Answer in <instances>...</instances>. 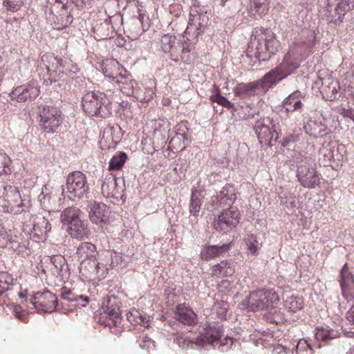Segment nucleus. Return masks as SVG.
Here are the masks:
<instances>
[{"label":"nucleus","instance_id":"1","mask_svg":"<svg viewBox=\"0 0 354 354\" xmlns=\"http://www.w3.org/2000/svg\"><path fill=\"white\" fill-rule=\"evenodd\" d=\"M208 21L206 8L194 1L190 6L189 18L183 32V40H177L175 36L165 34L160 38L162 50L169 53L171 59L176 62L189 64L192 61L190 48L185 39L190 44L196 43L199 36L205 32Z\"/></svg>","mask_w":354,"mask_h":354},{"label":"nucleus","instance_id":"2","mask_svg":"<svg viewBox=\"0 0 354 354\" xmlns=\"http://www.w3.org/2000/svg\"><path fill=\"white\" fill-rule=\"evenodd\" d=\"M280 43L274 33L268 28H255L246 53L259 62L269 60L279 50Z\"/></svg>","mask_w":354,"mask_h":354},{"label":"nucleus","instance_id":"3","mask_svg":"<svg viewBox=\"0 0 354 354\" xmlns=\"http://www.w3.org/2000/svg\"><path fill=\"white\" fill-rule=\"evenodd\" d=\"M0 207L15 215L29 211L30 201L22 199L17 187L0 182Z\"/></svg>","mask_w":354,"mask_h":354},{"label":"nucleus","instance_id":"4","mask_svg":"<svg viewBox=\"0 0 354 354\" xmlns=\"http://www.w3.org/2000/svg\"><path fill=\"white\" fill-rule=\"evenodd\" d=\"M84 111L91 117L106 118L111 114V103L108 95L100 91L86 93L82 97Z\"/></svg>","mask_w":354,"mask_h":354},{"label":"nucleus","instance_id":"5","mask_svg":"<svg viewBox=\"0 0 354 354\" xmlns=\"http://www.w3.org/2000/svg\"><path fill=\"white\" fill-rule=\"evenodd\" d=\"M60 220L71 237L83 239L89 235L90 230L82 220V212L78 208L72 207L64 209L61 213Z\"/></svg>","mask_w":354,"mask_h":354},{"label":"nucleus","instance_id":"6","mask_svg":"<svg viewBox=\"0 0 354 354\" xmlns=\"http://www.w3.org/2000/svg\"><path fill=\"white\" fill-rule=\"evenodd\" d=\"M120 307L121 303L116 297L111 295L103 298L100 315L106 318L105 325L115 334L123 330Z\"/></svg>","mask_w":354,"mask_h":354},{"label":"nucleus","instance_id":"7","mask_svg":"<svg viewBox=\"0 0 354 354\" xmlns=\"http://www.w3.org/2000/svg\"><path fill=\"white\" fill-rule=\"evenodd\" d=\"M89 190L86 176L80 171L68 174L66 185L62 189V195L75 201L84 198Z\"/></svg>","mask_w":354,"mask_h":354},{"label":"nucleus","instance_id":"8","mask_svg":"<svg viewBox=\"0 0 354 354\" xmlns=\"http://www.w3.org/2000/svg\"><path fill=\"white\" fill-rule=\"evenodd\" d=\"M41 61L44 63H48L46 69L50 75L52 71L73 78V75L80 71L77 64L69 57L55 56L53 53H46L42 56Z\"/></svg>","mask_w":354,"mask_h":354},{"label":"nucleus","instance_id":"9","mask_svg":"<svg viewBox=\"0 0 354 354\" xmlns=\"http://www.w3.org/2000/svg\"><path fill=\"white\" fill-rule=\"evenodd\" d=\"M279 301L275 292L259 290L253 292L242 303L250 311L274 308Z\"/></svg>","mask_w":354,"mask_h":354},{"label":"nucleus","instance_id":"10","mask_svg":"<svg viewBox=\"0 0 354 354\" xmlns=\"http://www.w3.org/2000/svg\"><path fill=\"white\" fill-rule=\"evenodd\" d=\"M37 121L45 133H53L62 123V111L55 106L41 104L37 110Z\"/></svg>","mask_w":354,"mask_h":354},{"label":"nucleus","instance_id":"11","mask_svg":"<svg viewBox=\"0 0 354 354\" xmlns=\"http://www.w3.org/2000/svg\"><path fill=\"white\" fill-rule=\"evenodd\" d=\"M299 66V64L295 62L289 55H285L279 65L263 75L264 80L266 82V86L270 88L276 86L279 82L294 73Z\"/></svg>","mask_w":354,"mask_h":354},{"label":"nucleus","instance_id":"12","mask_svg":"<svg viewBox=\"0 0 354 354\" xmlns=\"http://www.w3.org/2000/svg\"><path fill=\"white\" fill-rule=\"evenodd\" d=\"M253 130L261 145L272 146L279 138L275 122L270 117L257 120L253 126Z\"/></svg>","mask_w":354,"mask_h":354},{"label":"nucleus","instance_id":"13","mask_svg":"<svg viewBox=\"0 0 354 354\" xmlns=\"http://www.w3.org/2000/svg\"><path fill=\"white\" fill-rule=\"evenodd\" d=\"M101 189L105 198H112L117 202L125 201V184L123 178L109 174L104 178Z\"/></svg>","mask_w":354,"mask_h":354},{"label":"nucleus","instance_id":"14","mask_svg":"<svg viewBox=\"0 0 354 354\" xmlns=\"http://www.w3.org/2000/svg\"><path fill=\"white\" fill-rule=\"evenodd\" d=\"M297 177L301 185L308 189H313L320 183V176L315 165L308 160L298 165Z\"/></svg>","mask_w":354,"mask_h":354},{"label":"nucleus","instance_id":"15","mask_svg":"<svg viewBox=\"0 0 354 354\" xmlns=\"http://www.w3.org/2000/svg\"><path fill=\"white\" fill-rule=\"evenodd\" d=\"M29 300L34 308L41 313H53L57 305V299L55 295L50 291L38 292L32 295Z\"/></svg>","mask_w":354,"mask_h":354},{"label":"nucleus","instance_id":"16","mask_svg":"<svg viewBox=\"0 0 354 354\" xmlns=\"http://www.w3.org/2000/svg\"><path fill=\"white\" fill-rule=\"evenodd\" d=\"M239 212L235 207H230L219 215L214 222L216 231L227 233L234 229L239 223Z\"/></svg>","mask_w":354,"mask_h":354},{"label":"nucleus","instance_id":"17","mask_svg":"<svg viewBox=\"0 0 354 354\" xmlns=\"http://www.w3.org/2000/svg\"><path fill=\"white\" fill-rule=\"evenodd\" d=\"M264 77L261 79L251 82L249 83H241L233 88V93L235 96L241 99L249 98L258 94L259 91H268L270 87H267Z\"/></svg>","mask_w":354,"mask_h":354},{"label":"nucleus","instance_id":"18","mask_svg":"<svg viewBox=\"0 0 354 354\" xmlns=\"http://www.w3.org/2000/svg\"><path fill=\"white\" fill-rule=\"evenodd\" d=\"M39 86L36 82H30L15 88L10 93L11 100L17 102L32 100L39 95Z\"/></svg>","mask_w":354,"mask_h":354},{"label":"nucleus","instance_id":"19","mask_svg":"<svg viewBox=\"0 0 354 354\" xmlns=\"http://www.w3.org/2000/svg\"><path fill=\"white\" fill-rule=\"evenodd\" d=\"M315 84L320 86V92L326 100L333 101L339 95V84L337 80L331 76L325 78L321 77V73L319 72Z\"/></svg>","mask_w":354,"mask_h":354},{"label":"nucleus","instance_id":"20","mask_svg":"<svg viewBox=\"0 0 354 354\" xmlns=\"http://www.w3.org/2000/svg\"><path fill=\"white\" fill-rule=\"evenodd\" d=\"M339 282L343 297L348 301H354V277L345 263L340 270Z\"/></svg>","mask_w":354,"mask_h":354},{"label":"nucleus","instance_id":"21","mask_svg":"<svg viewBox=\"0 0 354 354\" xmlns=\"http://www.w3.org/2000/svg\"><path fill=\"white\" fill-rule=\"evenodd\" d=\"M110 213L109 207L103 203L94 202L89 207L88 216L91 221L100 226L108 222Z\"/></svg>","mask_w":354,"mask_h":354},{"label":"nucleus","instance_id":"22","mask_svg":"<svg viewBox=\"0 0 354 354\" xmlns=\"http://www.w3.org/2000/svg\"><path fill=\"white\" fill-rule=\"evenodd\" d=\"M222 333L221 327L218 325L208 326L200 333L196 344L201 346L209 344L214 346V344H218Z\"/></svg>","mask_w":354,"mask_h":354},{"label":"nucleus","instance_id":"23","mask_svg":"<svg viewBox=\"0 0 354 354\" xmlns=\"http://www.w3.org/2000/svg\"><path fill=\"white\" fill-rule=\"evenodd\" d=\"M101 69L106 77L115 82L127 70L115 59H106L102 61Z\"/></svg>","mask_w":354,"mask_h":354},{"label":"nucleus","instance_id":"24","mask_svg":"<svg viewBox=\"0 0 354 354\" xmlns=\"http://www.w3.org/2000/svg\"><path fill=\"white\" fill-rule=\"evenodd\" d=\"M113 28L111 26V17L97 21L93 27V32L96 40H103L113 37Z\"/></svg>","mask_w":354,"mask_h":354},{"label":"nucleus","instance_id":"25","mask_svg":"<svg viewBox=\"0 0 354 354\" xmlns=\"http://www.w3.org/2000/svg\"><path fill=\"white\" fill-rule=\"evenodd\" d=\"M174 314L176 320L185 325H192L196 323L197 320L196 314L185 304L177 305Z\"/></svg>","mask_w":354,"mask_h":354},{"label":"nucleus","instance_id":"26","mask_svg":"<svg viewBox=\"0 0 354 354\" xmlns=\"http://www.w3.org/2000/svg\"><path fill=\"white\" fill-rule=\"evenodd\" d=\"M50 230L51 225L45 216H38L35 218L32 233L38 237V241L46 240Z\"/></svg>","mask_w":354,"mask_h":354},{"label":"nucleus","instance_id":"27","mask_svg":"<svg viewBox=\"0 0 354 354\" xmlns=\"http://www.w3.org/2000/svg\"><path fill=\"white\" fill-rule=\"evenodd\" d=\"M22 257L28 255V242L23 240L21 234L10 230L8 247Z\"/></svg>","mask_w":354,"mask_h":354},{"label":"nucleus","instance_id":"28","mask_svg":"<svg viewBox=\"0 0 354 354\" xmlns=\"http://www.w3.org/2000/svg\"><path fill=\"white\" fill-rule=\"evenodd\" d=\"M304 97L301 92L298 90L290 93L283 101L286 111L287 113H292L300 110L303 107L301 100Z\"/></svg>","mask_w":354,"mask_h":354},{"label":"nucleus","instance_id":"29","mask_svg":"<svg viewBox=\"0 0 354 354\" xmlns=\"http://www.w3.org/2000/svg\"><path fill=\"white\" fill-rule=\"evenodd\" d=\"M127 319L132 325H140L145 328L149 326V315L136 308H132L127 313Z\"/></svg>","mask_w":354,"mask_h":354},{"label":"nucleus","instance_id":"30","mask_svg":"<svg viewBox=\"0 0 354 354\" xmlns=\"http://www.w3.org/2000/svg\"><path fill=\"white\" fill-rule=\"evenodd\" d=\"M351 10L350 0H340L335 8V15L327 17L330 23L339 24L343 21L344 15Z\"/></svg>","mask_w":354,"mask_h":354},{"label":"nucleus","instance_id":"31","mask_svg":"<svg viewBox=\"0 0 354 354\" xmlns=\"http://www.w3.org/2000/svg\"><path fill=\"white\" fill-rule=\"evenodd\" d=\"M118 86L120 90L125 95L130 96L133 93V89L136 87L137 82L133 80L130 73H123L114 82Z\"/></svg>","mask_w":354,"mask_h":354},{"label":"nucleus","instance_id":"32","mask_svg":"<svg viewBox=\"0 0 354 354\" xmlns=\"http://www.w3.org/2000/svg\"><path fill=\"white\" fill-rule=\"evenodd\" d=\"M15 288H17V285L14 283L12 277L6 272H0V296L6 293L5 297L10 299V296L15 295L8 292L12 291Z\"/></svg>","mask_w":354,"mask_h":354},{"label":"nucleus","instance_id":"33","mask_svg":"<svg viewBox=\"0 0 354 354\" xmlns=\"http://www.w3.org/2000/svg\"><path fill=\"white\" fill-rule=\"evenodd\" d=\"M230 246V243H225L221 245H207L201 251V258L204 260L216 258L223 253L227 252Z\"/></svg>","mask_w":354,"mask_h":354},{"label":"nucleus","instance_id":"34","mask_svg":"<svg viewBox=\"0 0 354 354\" xmlns=\"http://www.w3.org/2000/svg\"><path fill=\"white\" fill-rule=\"evenodd\" d=\"M155 95L153 87H146L142 84H136L133 93L130 95L133 96L139 102H147L151 100Z\"/></svg>","mask_w":354,"mask_h":354},{"label":"nucleus","instance_id":"35","mask_svg":"<svg viewBox=\"0 0 354 354\" xmlns=\"http://www.w3.org/2000/svg\"><path fill=\"white\" fill-rule=\"evenodd\" d=\"M97 254L96 247L90 242H83L77 248L79 261L83 262L86 259L95 258Z\"/></svg>","mask_w":354,"mask_h":354},{"label":"nucleus","instance_id":"36","mask_svg":"<svg viewBox=\"0 0 354 354\" xmlns=\"http://www.w3.org/2000/svg\"><path fill=\"white\" fill-rule=\"evenodd\" d=\"M218 196L219 205L231 206L236 199V189L233 185H226L220 191Z\"/></svg>","mask_w":354,"mask_h":354},{"label":"nucleus","instance_id":"37","mask_svg":"<svg viewBox=\"0 0 354 354\" xmlns=\"http://www.w3.org/2000/svg\"><path fill=\"white\" fill-rule=\"evenodd\" d=\"M234 270V262L222 261L213 266L212 274L216 277H224L232 275Z\"/></svg>","mask_w":354,"mask_h":354},{"label":"nucleus","instance_id":"38","mask_svg":"<svg viewBox=\"0 0 354 354\" xmlns=\"http://www.w3.org/2000/svg\"><path fill=\"white\" fill-rule=\"evenodd\" d=\"M270 0H250V9L252 15L262 16L268 12Z\"/></svg>","mask_w":354,"mask_h":354},{"label":"nucleus","instance_id":"39","mask_svg":"<svg viewBox=\"0 0 354 354\" xmlns=\"http://www.w3.org/2000/svg\"><path fill=\"white\" fill-rule=\"evenodd\" d=\"M119 7L126 9L127 8L136 9L138 14V19L140 23L145 17V10L142 9V6L138 0H116Z\"/></svg>","mask_w":354,"mask_h":354},{"label":"nucleus","instance_id":"40","mask_svg":"<svg viewBox=\"0 0 354 354\" xmlns=\"http://www.w3.org/2000/svg\"><path fill=\"white\" fill-rule=\"evenodd\" d=\"M210 100L213 102L217 103L228 110L234 109V104L229 101L225 97L221 95V91L218 88H215L214 91L210 96Z\"/></svg>","mask_w":354,"mask_h":354},{"label":"nucleus","instance_id":"41","mask_svg":"<svg viewBox=\"0 0 354 354\" xmlns=\"http://www.w3.org/2000/svg\"><path fill=\"white\" fill-rule=\"evenodd\" d=\"M201 206V193L198 190H192L189 203V212L192 215L197 216Z\"/></svg>","mask_w":354,"mask_h":354},{"label":"nucleus","instance_id":"42","mask_svg":"<svg viewBox=\"0 0 354 354\" xmlns=\"http://www.w3.org/2000/svg\"><path fill=\"white\" fill-rule=\"evenodd\" d=\"M234 112H237V117L240 120H250L257 114V111L252 109L250 105L241 106L240 109H234Z\"/></svg>","mask_w":354,"mask_h":354},{"label":"nucleus","instance_id":"43","mask_svg":"<svg viewBox=\"0 0 354 354\" xmlns=\"http://www.w3.org/2000/svg\"><path fill=\"white\" fill-rule=\"evenodd\" d=\"M127 156L124 152H118L113 156L110 160L109 169V170H118L120 169L124 164Z\"/></svg>","mask_w":354,"mask_h":354},{"label":"nucleus","instance_id":"44","mask_svg":"<svg viewBox=\"0 0 354 354\" xmlns=\"http://www.w3.org/2000/svg\"><path fill=\"white\" fill-rule=\"evenodd\" d=\"M11 162L10 157L0 151V176L7 175L12 172Z\"/></svg>","mask_w":354,"mask_h":354},{"label":"nucleus","instance_id":"45","mask_svg":"<svg viewBox=\"0 0 354 354\" xmlns=\"http://www.w3.org/2000/svg\"><path fill=\"white\" fill-rule=\"evenodd\" d=\"M227 310L228 304L223 301L214 303L212 308V314H215L221 319L226 317Z\"/></svg>","mask_w":354,"mask_h":354},{"label":"nucleus","instance_id":"46","mask_svg":"<svg viewBox=\"0 0 354 354\" xmlns=\"http://www.w3.org/2000/svg\"><path fill=\"white\" fill-rule=\"evenodd\" d=\"M50 261L60 274H64V271L68 270V264L63 256L54 255L51 257Z\"/></svg>","mask_w":354,"mask_h":354},{"label":"nucleus","instance_id":"47","mask_svg":"<svg viewBox=\"0 0 354 354\" xmlns=\"http://www.w3.org/2000/svg\"><path fill=\"white\" fill-rule=\"evenodd\" d=\"M297 354H313L310 343L306 339H301L295 346Z\"/></svg>","mask_w":354,"mask_h":354},{"label":"nucleus","instance_id":"48","mask_svg":"<svg viewBox=\"0 0 354 354\" xmlns=\"http://www.w3.org/2000/svg\"><path fill=\"white\" fill-rule=\"evenodd\" d=\"M285 306L291 312H297L302 308V302L295 297H288L285 301Z\"/></svg>","mask_w":354,"mask_h":354},{"label":"nucleus","instance_id":"49","mask_svg":"<svg viewBox=\"0 0 354 354\" xmlns=\"http://www.w3.org/2000/svg\"><path fill=\"white\" fill-rule=\"evenodd\" d=\"M2 5L6 11L16 12L21 9L23 2L17 0H3Z\"/></svg>","mask_w":354,"mask_h":354},{"label":"nucleus","instance_id":"50","mask_svg":"<svg viewBox=\"0 0 354 354\" xmlns=\"http://www.w3.org/2000/svg\"><path fill=\"white\" fill-rule=\"evenodd\" d=\"M315 335L317 340L326 341L328 339H333L335 334L333 330L320 328H317Z\"/></svg>","mask_w":354,"mask_h":354},{"label":"nucleus","instance_id":"51","mask_svg":"<svg viewBox=\"0 0 354 354\" xmlns=\"http://www.w3.org/2000/svg\"><path fill=\"white\" fill-rule=\"evenodd\" d=\"M10 240V231L7 232L6 230L0 227V247L8 248Z\"/></svg>","mask_w":354,"mask_h":354},{"label":"nucleus","instance_id":"52","mask_svg":"<svg viewBox=\"0 0 354 354\" xmlns=\"http://www.w3.org/2000/svg\"><path fill=\"white\" fill-rule=\"evenodd\" d=\"M320 154L324 156L323 163L325 166H328L331 164L333 158V153L331 149L324 147L320 151Z\"/></svg>","mask_w":354,"mask_h":354},{"label":"nucleus","instance_id":"53","mask_svg":"<svg viewBox=\"0 0 354 354\" xmlns=\"http://www.w3.org/2000/svg\"><path fill=\"white\" fill-rule=\"evenodd\" d=\"M140 346L144 349L151 350L155 347L154 342L148 336L142 337L140 342Z\"/></svg>","mask_w":354,"mask_h":354},{"label":"nucleus","instance_id":"54","mask_svg":"<svg viewBox=\"0 0 354 354\" xmlns=\"http://www.w3.org/2000/svg\"><path fill=\"white\" fill-rule=\"evenodd\" d=\"M62 299L68 301H75L78 300V297L75 296L71 291L62 293Z\"/></svg>","mask_w":354,"mask_h":354},{"label":"nucleus","instance_id":"55","mask_svg":"<svg viewBox=\"0 0 354 354\" xmlns=\"http://www.w3.org/2000/svg\"><path fill=\"white\" fill-rule=\"evenodd\" d=\"M20 309H21V308L19 306H16L15 308V316L17 317V319L22 321L23 322H27L28 319H27L26 315L25 314L21 313Z\"/></svg>","mask_w":354,"mask_h":354},{"label":"nucleus","instance_id":"56","mask_svg":"<svg viewBox=\"0 0 354 354\" xmlns=\"http://www.w3.org/2000/svg\"><path fill=\"white\" fill-rule=\"evenodd\" d=\"M220 197L218 194L216 196H213L211 198L210 203L212 205V209H214L218 207H225V205H219Z\"/></svg>","mask_w":354,"mask_h":354},{"label":"nucleus","instance_id":"57","mask_svg":"<svg viewBox=\"0 0 354 354\" xmlns=\"http://www.w3.org/2000/svg\"><path fill=\"white\" fill-rule=\"evenodd\" d=\"M344 117H347L354 121V109H342L340 113Z\"/></svg>","mask_w":354,"mask_h":354},{"label":"nucleus","instance_id":"58","mask_svg":"<svg viewBox=\"0 0 354 354\" xmlns=\"http://www.w3.org/2000/svg\"><path fill=\"white\" fill-rule=\"evenodd\" d=\"M346 318L352 324L354 325V304L351 306L349 310L346 313Z\"/></svg>","mask_w":354,"mask_h":354},{"label":"nucleus","instance_id":"59","mask_svg":"<svg viewBox=\"0 0 354 354\" xmlns=\"http://www.w3.org/2000/svg\"><path fill=\"white\" fill-rule=\"evenodd\" d=\"M77 8L82 9L86 4H88L91 0H71Z\"/></svg>","mask_w":354,"mask_h":354},{"label":"nucleus","instance_id":"60","mask_svg":"<svg viewBox=\"0 0 354 354\" xmlns=\"http://www.w3.org/2000/svg\"><path fill=\"white\" fill-rule=\"evenodd\" d=\"M274 353L277 354H286V348L282 345H277L274 348Z\"/></svg>","mask_w":354,"mask_h":354},{"label":"nucleus","instance_id":"61","mask_svg":"<svg viewBox=\"0 0 354 354\" xmlns=\"http://www.w3.org/2000/svg\"><path fill=\"white\" fill-rule=\"evenodd\" d=\"M184 134H178L176 135L175 137H174L171 141H170V143L171 144H174L177 140H180L181 139H183L184 138Z\"/></svg>","mask_w":354,"mask_h":354},{"label":"nucleus","instance_id":"62","mask_svg":"<svg viewBox=\"0 0 354 354\" xmlns=\"http://www.w3.org/2000/svg\"><path fill=\"white\" fill-rule=\"evenodd\" d=\"M27 294H28L27 290L17 292V295H18L19 297L21 299L26 298Z\"/></svg>","mask_w":354,"mask_h":354},{"label":"nucleus","instance_id":"63","mask_svg":"<svg viewBox=\"0 0 354 354\" xmlns=\"http://www.w3.org/2000/svg\"><path fill=\"white\" fill-rule=\"evenodd\" d=\"M117 128H115L113 127H109L104 130V134H110L112 135L113 132L116 130Z\"/></svg>","mask_w":354,"mask_h":354},{"label":"nucleus","instance_id":"64","mask_svg":"<svg viewBox=\"0 0 354 354\" xmlns=\"http://www.w3.org/2000/svg\"><path fill=\"white\" fill-rule=\"evenodd\" d=\"M248 250L251 253L254 254L257 251V247L253 243H250L248 246Z\"/></svg>","mask_w":354,"mask_h":354}]
</instances>
